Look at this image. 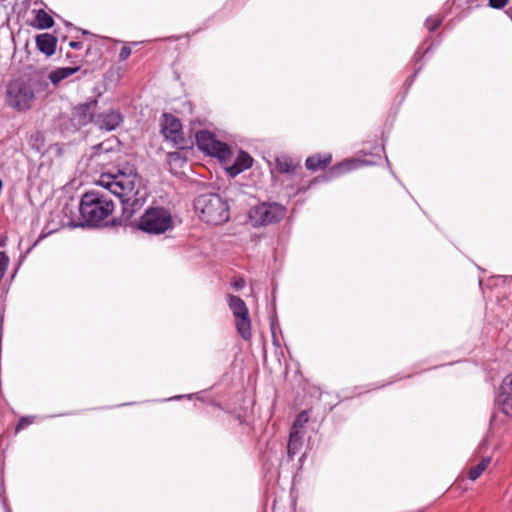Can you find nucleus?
<instances>
[{
    "instance_id": "nucleus-3",
    "label": "nucleus",
    "mask_w": 512,
    "mask_h": 512,
    "mask_svg": "<svg viewBox=\"0 0 512 512\" xmlns=\"http://www.w3.org/2000/svg\"><path fill=\"white\" fill-rule=\"evenodd\" d=\"M79 210L87 225L96 226L112 214L114 203L107 194L92 190L82 196Z\"/></svg>"
},
{
    "instance_id": "nucleus-6",
    "label": "nucleus",
    "mask_w": 512,
    "mask_h": 512,
    "mask_svg": "<svg viewBox=\"0 0 512 512\" xmlns=\"http://www.w3.org/2000/svg\"><path fill=\"white\" fill-rule=\"evenodd\" d=\"M227 303L235 319L238 334L248 341L252 338L251 318L246 303L238 296L228 294Z\"/></svg>"
},
{
    "instance_id": "nucleus-24",
    "label": "nucleus",
    "mask_w": 512,
    "mask_h": 512,
    "mask_svg": "<svg viewBox=\"0 0 512 512\" xmlns=\"http://www.w3.org/2000/svg\"><path fill=\"white\" fill-rule=\"evenodd\" d=\"M441 23V19L436 17V16H432V17H429L427 20H426V27L430 30V31H434L435 29H437V27L440 25Z\"/></svg>"
},
{
    "instance_id": "nucleus-22",
    "label": "nucleus",
    "mask_w": 512,
    "mask_h": 512,
    "mask_svg": "<svg viewBox=\"0 0 512 512\" xmlns=\"http://www.w3.org/2000/svg\"><path fill=\"white\" fill-rule=\"evenodd\" d=\"M309 416L306 411H302L294 421L293 427L291 431L302 432V428L308 422Z\"/></svg>"
},
{
    "instance_id": "nucleus-27",
    "label": "nucleus",
    "mask_w": 512,
    "mask_h": 512,
    "mask_svg": "<svg viewBox=\"0 0 512 512\" xmlns=\"http://www.w3.org/2000/svg\"><path fill=\"white\" fill-rule=\"evenodd\" d=\"M95 152L93 153V157H100L102 151H109V148L105 147L104 143L99 144L98 146L94 147Z\"/></svg>"
},
{
    "instance_id": "nucleus-32",
    "label": "nucleus",
    "mask_w": 512,
    "mask_h": 512,
    "mask_svg": "<svg viewBox=\"0 0 512 512\" xmlns=\"http://www.w3.org/2000/svg\"><path fill=\"white\" fill-rule=\"evenodd\" d=\"M8 512H11L10 510H8Z\"/></svg>"
},
{
    "instance_id": "nucleus-5",
    "label": "nucleus",
    "mask_w": 512,
    "mask_h": 512,
    "mask_svg": "<svg viewBox=\"0 0 512 512\" xmlns=\"http://www.w3.org/2000/svg\"><path fill=\"white\" fill-rule=\"evenodd\" d=\"M137 227L146 233L163 234L173 228V218L167 209L151 207L141 216Z\"/></svg>"
},
{
    "instance_id": "nucleus-19",
    "label": "nucleus",
    "mask_w": 512,
    "mask_h": 512,
    "mask_svg": "<svg viewBox=\"0 0 512 512\" xmlns=\"http://www.w3.org/2000/svg\"><path fill=\"white\" fill-rule=\"evenodd\" d=\"M54 24L53 18L43 9L36 11L35 26L39 29H48Z\"/></svg>"
},
{
    "instance_id": "nucleus-14",
    "label": "nucleus",
    "mask_w": 512,
    "mask_h": 512,
    "mask_svg": "<svg viewBox=\"0 0 512 512\" xmlns=\"http://www.w3.org/2000/svg\"><path fill=\"white\" fill-rule=\"evenodd\" d=\"M36 45L46 56H51L55 53L57 39L48 33L41 34L36 37Z\"/></svg>"
},
{
    "instance_id": "nucleus-17",
    "label": "nucleus",
    "mask_w": 512,
    "mask_h": 512,
    "mask_svg": "<svg viewBox=\"0 0 512 512\" xmlns=\"http://www.w3.org/2000/svg\"><path fill=\"white\" fill-rule=\"evenodd\" d=\"M79 70L78 67H62L58 68L52 72H50L48 79L54 84L57 85L62 80L68 78L73 75L75 72Z\"/></svg>"
},
{
    "instance_id": "nucleus-13",
    "label": "nucleus",
    "mask_w": 512,
    "mask_h": 512,
    "mask_svg": "<svg viewBox=\"0 0 512 512\" xmlns=\"http://www.w3.org/2000/svg\"><path fill=\"white\" fill-rule=\"evenodd\" d=\"M252 163L253 159L248 153L244 151H239L235 161L226 169L231 176H236L243 172L244 170L250 168L252 166Z\"/></svg>"
},
{
    "instance_id": "nucleus-30",
    "label": "nucleus",
    "mask_w": 512,
    "mask_h": 512,
    "mask_svg": "<svg viewBox=\"0 0 512 512\" xmlns=\"http://www.w3.org/2000/svg\"><path fill=\"white\" fill-rule=\"evenodd\" d=\"M70 46H71L72 48L77 49V48H80V47H81V43H80V42H71V43H70Z\"/></svg>"
},
{
    "instance_id": "nucleus-23",
    "label": "nucleus",
    "mask_w": 512,
    "mask_h": 512,
    "mask_svg": "<svg viewBox=\"0 0 512 512\" xmlns=\"http://www.w3.org/2000/svg\"><path fill=\"white\" fill-rule=\"evenodd\" d=\"M8 264H9L8 256L6 255L5 252H0V282L2 281V279L6 273Z\"/></svg>"
},
{
    "instance_id": "nucleus-28",
    "label": "nucleus",
    "mask_w": 512,
    "mask_h": 512,
    "mask_svg": "<svg viewBox=\"0 0 512 512\" xmlns=\"http://www.w3.org/2000/svg\"><path fill=\"white\" fill-rule=\"evenodd\" d=\"M233 287L236 289V290H240L244 287L245 285V281L240 278V279H237L235 280L233 283H232Z\"/></svg>"
},
{
    "instance_id": "nucleus-4",
    "label": "nucleus",
    "mask_w": 512,
    "mask_h": 512,
    "mask_svg": "<svg viewBox=\"0 0 512 512\" xmlns=\"http://www.w3.org/2000/svg\"><path fill=\"white\" fill-rule=\"evenodd\" d=\"M194 208L200 219L208 224H223L230 218L229 205L218 194L200 195L194 202Z\"/></svg>"
},
{
    "instance_id": "nucleus-10",
    "label": "nucleus",
    "mask_w": 512,
    "mask_h": 512,
    "mask_svg": "<svg viewBox=\"0 0 512 512\" xmlns=\"http://www.w3.org/2000/svg\"><path fill=\"white\" fill-rule=\"evenodd\" d=\"M162 133L166 139L171 140L178 145L182 140L180 121L173 115L164 114L162 121Z\"/></svg>"
},
{
    "instance_id": "nucleus-20",
    "label": "nucleus",
    "mask_w": 512,
    "mask_h": 512,
    "mask_svg": "<svg viewBox=\"0 0 512 512\" xmlns=\"http://www.w3.org/2000/svg\"><path fill=\"white\" fill-rule=\"evenodd\" d=\"M491 462L490 457H485L481 460L479 464H477L475 467L471 468L468 474V477L470 480L475 481L478 479L481 474L487 469Z\"/></svg>"
},
{
    "instance_id": "nucleus-29",
    "label": "nucleus",
    "mask_w": 512,
    "mask_h": 512,
    "mask_svg": "<svg viewBox=\"0 0 512 512\" xmlns=\"http://www.w3.org/2000/svg\"><path fill=\"white\" fill-rule=\"evenodd\" d=\"M30 423H32V421L29 418H22L18 423L17 429H21Z\"/></svg>"
},
{
    "instance_id": "nucleus-8",
    "label": "nucleus",
    "mask_w": 512,
    "mask_h": 512,
    "mask_svg": "<svg viewBox=\"0 0 512 512\" xmlns=\"http://www.w3.org/2000/svg\"><path fill=\"white\" fill-rule=\"evenodd\" d=\"M285 216V208L277 203H261L249 211V220L254 227L269 225Z\"/></svg>"
},
{
    "instance_id": "nucleus-26",
    "label": "nucleus",
    "mask_w": 512,
    "mask_h": 512,
    "mask_svg": "<svg viewBox=\"0 0 512 512\" xmlns=\"http://www.w3.org/2000/svg\"><path fill=\"white\" fill-rule=\"evenodd\" d=\"M508 0H489V5L493 8L500 9L507 4Z\"/></svg>"
},
{
    "instance_id": "nucleus-15",
    "label": "nucleus",
    "mask_w": 512,
    "mask_h": 512,
    "mask_svg": "<svg viewBox=\"0 0 512 512\" xmlns=\"http://www.w3.org/2000/svg\"><path fill=\"white\" fill-rule=\"evenodd\" d=\"M362 165L361 160H345L337 165H334L329 170V178L337 177L343 173L352 171Z\"/></svg>"
},
{
    "instance_id": "nucleus-25",
    "label": "nucleus",
    "mask_w": 512,
    "mask_h": 512,
    "mask_svg": "<svg viewBox=\"0 0 512 512\" xmlns=\"http://www.w3.org/2000/svg\"><path fill=\"white\" fill-rule=\"evenodd\" d=\"M131 55V48L128 46H123L119 53V59L121 61L126 60Z\"/></svg>"
},
{
    "instance_id": "nucleus-18",
    "label": "nucleus",
    "mask_w": 512,
    "mask_h": 512,
    "mask_svg": "<svg viewBox=\"0 0 512 512\" xmlns=\"http://www.w3.org/2000/svg\"><path fill=\"white\" fill-rule=\"evenodd\" d=\"M303 437V432L291 431L289 435V441L287 445V453L290 457H293L297 454L301 448V439Z\"/></svg>"
},
{
    "instance_id": "nucleus-31",
    "label": "nucleus",
    "mask_w": 512,
    "mask_h": 512,
    "mask_svg": "<svg viewBox=\"0 0 512 512\" xmlns=\"http://www.w3.org/2000/svg\"><path fill=\"white\" fill-rule=\"evenodd\" d=\"M5 244V239L0 240V245L3 246Z\"/></svg>"
},
{
    "instance_id": "nucleus-21",
    "label": "nucleus",
    "mask_w": 512,
    "mask_h": 512,
    "mask_svg": "<svg viewBox=\"0 0 512 512\" xmlns=\"http://www.w3.org/2000/svg\"><path fill=\"white\" fill-rule=\"evenodd\" d=\"M276 167L281 173H290L294 170V163L288 158H278L276 160Z\"/></svg>"
},
{
    "instance_id": "nucleus-12",
    "label": "nucleus",
    "mask_w": 512,
    "mask_h": 512,
    "mask_svg": "<svg viewBox=\"0 0 512 512\" xmlns=\"http://www.w3.org/2000/svg\"><path fill=\"white\" fill-rule=\"evenodd\" d=\"M96 105V101L83 103L75 107L73 112V119L78 125H86L89 122H93L94 115L92 111Z\"/></svg>"
},
{
    "instance_id": "nucleus-1",
    "label": "nucleus",
    "mask_w": 512,
    "mask_h": 512,
    "mask_svg": "<svg viewBox=\"0 0 512 512\" xmlns=\"http://www.w3.org/2000/svg\"><path fill=\"white\" fill-rule=\"evenodd\" d=\"M96 183L119 197L127 217L138 211L148 196L141 177L131 167L118 169L116 173H102Z\"/></svg>"
},
{
    "instance_id": "nucleus-11",
    "label": "nucleus",
    "mask_w": 512,
    "mask_h": 512,
    "mask_svg": "<svg viewBox=\"0 0 512 512\" xmlns=\"http://www.w3.org/2000/svg\"><path fill=\"white\" fill-rule=\"evenodd\" d=\"M497 402L506 415L512 416V373L503 379Z\"/></svg>"
},
{
    "instance_id": "nucleus-2",
    "label": "nucleus",
    "mask_w": 512,
    "mask_h": 512,
    "mask_svg": "<svg viewBox=\"0 0 512 512\" xmlns=\"http://www.w3.org/2000/svg\"><path fill=\"white\" fill-rule=\"evenodd\" d=\"M47 87L48 82L44 77L13 80L6 88V103L19 112L27 111L33 106L36 96L45 92Z\"/></svg>"
},
{
    "instance_id": "nucleus-16",
    "label": "nucleus",
    "mask_w": 512,
    "mask_h": 512,
    "mask_svg": "<svg viewBox=\"0 0 512 512\" xmlns=\"http://www.w3.org/2000/svg\"><path fill=\"white\" fill-rule=\"evenodd\" d=\"M331 154H315L306 159V167L309 170L316 171L326 167L331 162Z\"/></svg>"
},
{
    "instance_id": "nucleus-7",
    "label": "nucleus",
    "mask_w": 512,
    "mask_h": 512,
    "mask_svg": "<svg viewBox=\"0 0 512 512\" xmlns=\"http://www.w3.org/2000/svg\"><path fill=\"white\" fill-rule=\"evenodd\" d=\"M196 142L198 148L204 153L218 158L223 163H228L231 159V149L224 143L216 139L215 135L207 130H201L196 133Z\"/></svg>"
},
{
    "instance_id": "nucleus-9",
    "label": "nucleus",
    "mask_w": 512,
    "mask_h": 512,
    "mask_svg": "<svg viewBox=\"0 0 512 512\" xmlns=\"http://www.w3.org/2000/svg\"><path fill=\"white\" fill-rule=\"evenodd\" d=\"M123 121L122 114L117 110H108L94 115L93 123L101 130H115Z\"/></svg>"
}]
</instances>
